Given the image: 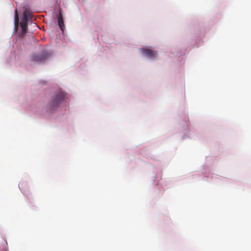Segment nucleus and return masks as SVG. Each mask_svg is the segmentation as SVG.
Listing matches in <instances>:
<instances>
[{"mask_svg":"<svg viewBox=\"0 0 251 251\" xmlns=\"http://www.w3.org/2000/svg\"><path fill=\"white\" fill-rule=\"evenodd\" d=\"M32 12L29 9H25L23 12L22 21L20 23L22 31L18 33V36L21 37L25 36L27 30V20L32 18Z\"/></svg>","mask_w":251,"mask_h":251,"instance_id":"obj_1","label":"nucleus"},{"mask_svg":"<svg viewBox=\"0 0 251 251\" xmlns=\"http://www.w3.org/2000/svg\"><path fill=\"white\" fill-rule=\"evenodd\" d=\"M65 94L64 92H59L53 97L50 101L49 108L51 111H53L62 103L65 99Z\"/></svg>","mask_w":251,"mask_h":251,"instance_id":"obj_2","label":"nucleus"},{"mask_svg":"<svg viewBox=\"0 0 251 251\" xmlns=\"http://www.w3.org/2000/svg\"><path fill=\"white\" fill-rule=\"evenodd\" d=\"M49 56V53L46 51H43L41 53L35 54L32 55V60L36 62H41L45 60Z\"/></svg>","mask_w":251,"mask_h":251,"instance_id":"obj_3","label":"nucleus"},{"mask_svg":"<svg viewBox=\"0 0 251 251\" xmlns=\"http://www.w3.org/2000/svg\"><path fill=\"white\" fill-rule=\"evenodd\" d=\"M141 50L143 53L147 56L148 57L152 59L157 54V52L150 49H141Z\"/></svg>","mask_w":251,"mask_h":251,"instance_id":"obj_4","label":"nucleus"},{"mask_svg":"<svg viewBox=\"0 0 251 251\" xmlns=\"http://www.w3.org/2000/svg\"><path fill=\"white\" fill-rule=\"evenodd\" d=\"M58 24L61 30L63 31L64 28V22L63 19V17L61 15V12L60 11L59 16L58 17Z\"/></svg>","mask_w":251,"mask_h":251,"instance_id":"obj_5","label":"nucleus"},{"mask_svg":"<svg viewBox=\"0 0 251 251\" xmlns=\"http://www.w3.org/2000/svg\"><path fill=\"white\" fill-rule=\"evenodd\" d=\"M19 24V16H18L17 10L16 9L15 12V29L16 30V31H17L18 29Z\"/></svg>","mask_w":251,"mask_h":251,"instance_id":"obj_6","label":"nucleus"}]
</instances>
